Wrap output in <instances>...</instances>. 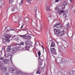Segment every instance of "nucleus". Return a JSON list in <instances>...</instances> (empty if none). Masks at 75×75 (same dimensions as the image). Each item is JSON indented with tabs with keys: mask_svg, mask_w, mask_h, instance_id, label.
Instances as JSON below:
<instances>
[{
	"mask_svg": "<svg viewBox=\"0 0 75 75\" xmlns=\"http://www.w3.org/2000/svg\"><path fill=\"white\" fill-rule=\"evenodd\" d=\"M5 37L6 39H4L2 40V42L4 44H6V42H7V41H10L11 40L10 39L11 38V36L10 35H6Z\"/></svg>",
	"mask_w": 75,
	"mask_h": 75,
	"instance_id": "1",
	"label": "nucleus"
},
{
	"mask_svg": "<svg viewBox=\"0 0 75 75\" xmlns=\"http://www.w3.org/2000/svg\"><path fill=\"white\" fill-rule=\"evenodd\" d=\"M55 27H57V28H60L61 30V31H63L64 30V27L62 26L61 23H57L54 25V28H55Z\"/></svg>",
	"mask_w": 75,
	"mask_h": 75,
	"instance_id": "2",
	"label": "nucleus"
},
{
	"mask_svg": "<svg viewBox=\"0 0 75 75\" xmlns=\"http://www.w3.org/2000/svg\"><path fill=\"white\" fill-rule=\"evenodd\" d=\"M25 44L26 45V47L27 50H29V48H30V47H33V46H32V45H31V44H30V43H29L28 41L26 42Z\"/></svg>",
	"mask_w": 75,
	"mask_h": 75,
	"instance_id": "3",
	"label": "nucleus"
},
{
	"mask_svg": "<svg viewBox=\"0 0 75 75\" xmlns=\"http://www.w3.org/2000/svg\"><path fill=\"white\" fill-rule=\"evenodd\" d=\"M66 31H67V32H66V31H65L59 32V35H60V36H63V35H64V34L65 33L67 34V35H68V30H67Z\"/></svg>",
	"mask_w": 75,
	"mask_h": 75,
	"instance_id": "4",
	"label": "nucleus"
},
{
	"mask_svg": "<svg viewBox=\"0 0 75 75\" xmlns=\"http://www.w3.org/2000/svg\"><path fill=\"white\" fill-rule=\"evenodd\" d=\"M20 9V8H17V6L15 5L14 6L13 8L11 9V10L12 11H17V10L19 11Z\"/></svg>",
	"mask_w": 75,
	"mask_h": 75,
	"instance_id": "5",
	"label": "nucleus"
},
{
	"mask_svg": "<svg viewBox=\"0 0 75 75\" xmlns=\"http://www.w3.org/2000/svg\"><path fill=\"white\" fill-rule=\"evenodd\" d=\"M38 70L36 71V74H40L41 73V71L42 70V68L41 67H38Z\"/></svg>",
	"mask_w": 75,
	"mask_h": 75,
	"instance_id": "6",
	"label": "nucleus"
},
{
	"mask_svg": "<svg viewBox=\"0 0 75 75\" xmlns=\"http://www.w3.org/2000/svg\"><path fill=\"white\" fill-rule=\"evenodd\" d=\"M50 50L53 54H54V55H57V52H56L55 49L54 48H51L50 49Z\"/></svg>",
	"mask_w": 75,
	"mask_h": 75,
	"instance_id": "7",
	"label": "nucleus"
},
{
	"mask_svg": "<svg viewBox=\"0 0 75 75\" xmlns=\"http://www.w3.org/2000/svg\"><path fill=\"white\" fill-rule=\"evenodd\" d=\"M54 31L55 34H58L59 33V31L58 29H54Z\"/></svg>",
	"mask_w": 75,
	"mask_h": 75,
	"instance_id": "8",
	"label": "nucleus"
},
{
	"mask_svg": "<svg viewBox=\"0 0 75 75\" xmlns=\"http://www.w3.org/2000/svg\"><path fill=\"white\" fill-rule=\"evenodd\" d=\"M17 52V49L14 47L12 49L11 52L13 53V54H14V53H15V52Z\"/></svg>",
	"mask_w": 75,
	"mask_h": 75,
	"instance_id": "9",
	"label": "nucleus"
},
{
	"mask_svg": "<svg viewBox=\"0 0 75 75\" xmlns=\"http://www.w3.org/2000/svg\"><path fill=\"white\" fill-rule=\"evenodd\" d=\"M36 16L37 17V18L38 19V18H41V13L39 12L38 13V14H36Z\"/></svg>",
	"mask_w": 75,
	"mask_h": 75,
	"instance_id": "10",
	"label": "nucleus"
},
{
	"mask_svg": "<svg viewBox=\"0 0 75 75\" xmlns=\"http://www.w3.org/2000/svg\"><path fill=\"white\" fill-rule=\"evenodd\" d=\"M26 35H28V34H26V35H19V36L21 37V38H23V39H26Z\"/></svg>",
	"mask_w": 75,
	"mask_h": 75,
	"instance_id": "11",
	"label": "nucleus"
},
{
	"mask_svg": "<svg viewBox=\"0 0 75 75\" xmlns=\"http://www.w3.org/2000/svg\"><path fill=\"white\" fill-rule=\"evenodd\" d=\"M22 72L19 71V70H17L16 71V73L17 75H21L22 74Z\"/></svg>",
	"mask_w": 75,
	"mask_h": 75,
	"instance_id": "12",
	"label": "nucleus"
},
{
	"mask_svg": "<svg viewBox=\"0 0 75 75\" xmlns=\"http://www.w3.org/2000/svg\"><path fill=\"white\" fill-rule=\"evenodd\" d=\"M57 61L59 64H61V63H62V62H63V60L60 59H58Z\"/></svg>",
	"mask_w": 75,
	"mask_h": 75,
	"instance_id": "13",
	"label": "nucleus"
},
{
	"mask_svg": "<svg viewBox=\"0 0 75 75\" xmlns=\"http://www.w3.org/2000/svg\"><path fill=\"white\" fill-rule=\"evenodd\" d=\"M2 71L4 72L7 70V67L6 66L4 67H3L2 68Z\"/></svg>",
	"mask_w": 75,
	"mask_h": 75,
	"instance_id": "14",
	"label": "nucleus"
},
{
	"mask_svg": "<svg viewBox=\"0 0 75 75\" xmlns=\"http://www.w3.org/2000/svg\"><path fill=\"white\" fill-rule=\"evenodd\" d=\"M10 50H11V47L10 46H8L7 48V50H6V51L7 52H10Z\"/></svg>",
	"mask_w": 75,
	"mask_h": 75,
	"instance_id": "15",
	"label": "nucleus"
},
{
	"mask_svg": "<svg viewBox=\"0 0 75 75\" xmlns=\"http://www.w3.org/2000/svg\"><path fill=\"white\" fill-rule=\"evenodd\" d=\"M26 38L27 40H30L31 38V36L29 35H26Z\"/></svg>",
	"mask_w": 75,
	"mask_h": 75,
	"instance_id": "16",
	"label": "nucleus"
},
{
	"mask_svg": "<svg viewBox=\"0 0 75 75\" xmlns=\"http://www.w3.org/2000/svg\"><path fill=\"white\" fill-rule=\"evenodd\" d=\"M38 51V54L39 56V58H40V56L41 55V51Z\"/></svg>",
	"mask_w": 75,
	"mask_h": 75,
	"instance_id": "17",
	"label": "nucleus"
},
{
	"mask_svg": "<svg viewBox=\"0 0 75 75\" xmlns=\"http://www.w3.org/2000/svg\"><path fill=\"white\" fill-rule=\"evenodd\" d=\"M55 46V43L53 42L51 43V47H54Z\"/></svg>",
	"mask_w": 75,
	"mask_h": 75,
	"instance_id": "18",
	"label": "nucleus"
},
{
	"mask_svg": "<svg viewBox=\"0 0 75 75\" xmlns=\"http://www.w3.org/2000/svg\"><path fill=\"white\" fill-rule=\"evenodd\" d=\"M29 19L30 18H25V21H26V22H28Z\"/></svg>",
	"mask_w": 75,
	"mask_h": 75,
	"instance_id": "19",
	"label": "nucleus"
},
{
	"mask_svg": "<svg viewBox=\"0 0 75 75\" xmlns=\"http://www.w3.org/2000/svg\"><path fill=\"white\" fill-rule=\"evenodd\" d=\"M46 8L47 11H50V6H47Z\"/></svg>",
	"mask_w": 75,
	"mask_h": 75,
	"instance_id": "20",
	"label": "nucleus"
},
{
	"mask_svg": "<svg viewBox=\"0 0 75 75\" xmlns=\"http://www.w3.org/2000/svg\"><path fill=\"white\" fill-rule=\"evenodd\" d=\"M39 59H41V60H42V61H43V59H44V57H43V56H42L40 57V58Z\"/></svg>",
	"mask_w": 75,
	"mask_h": 75,
	"instance_id": "21",
	"label": "nucleus"
},
{
	"mask_svg": "<svg viewBox=\"0 0 75 75\" xmlns=\"http://www.w3.org/2000/svg\"><path fill=\"white\" fill-rule=\"evenodd\" d=\"M48 20L49 21V22L51 21V17H47Z\"/></svg>",
	"mask_w": 75,
	"mask_h": 75,
	"instance_id": "22",
	"label": "nucleus"
},
{
	"mask_svg": "<svg viewBox=\"0 0 75 75\" xmlns=\"http://www.w3.org/2000/svg\"><path fill=\"white\" fill-rule=\"evenodd\" d=\"M11 71H12V72H12V73H14V68H11Z\"/></svg>",
	"mask_w": 75,
	"mask_h": 75,
	"instance_id": "23",
	"label": "nucleus"
},
{
	"mask_svg": "<svg viewBox=\"0 0 75 75\" xmlns=\"http://www.w3.org/2000/svg\"><path fill=\"white\" fill-rule=\"evenodd\" d=\"M57 45L59 47L61 46V43L60 42H58L57 43Z\"/></svg>",
	"mask_w": 75,
	"mask_h": 75,
	"instance_id": "24",
	"label": "nucleus"
},
{
	"mask_svg": "<svg viewBox=\"0 0 75 75\" xmlns=\"http://www.w3.org/2000/svg\"><path fill=\"white\" fill-rule=\"evenodd\" d=\"M14 2V0H9V3H10V4L11 3H12Z\"/></svg>",
	"mask_w": 75,
	"mask_h": 75,
	"instance_id": "25",
	"label": "nucleus"
},
{
	"mask_svg": "<svg viewBox=\"0 0 75 75\" xmlns=\"http://www.w3.org/2000/svg\"><path fill=\"white\" fill-rule=\"evenodd\" d=\"M52 17V16L50 15H47V17Z\"/></svg>",
	"mask_w": 75,
	"mask_h": 75,
	"instance_id": "26",
	"label": "nucleus"
},
{
	"mask_svg": "<svg viewBox=\"0 0 75 75\" xmlns=\"http://www.w3.org/2000/svg\"><path fill=\"white\" fill-rule=\"evenodd\" d=\"M24 42H21L20 43V44H21V45H24Z\"/></svg>",
	"mask_w": 75,
	"mask_h": 75,
	"instance_id": "27",
	"label": "nucleus"
},
{
	"mask_svg": "<svg viewBox=\"0 0 75 75\" xmlns=\"http://www.w3.org/2000/svg\"><path fill=\"white\" fill-rule=\"evenodd\" d=\"M64 15V18H67V15H66V14H64L63 15Z\"/></svg>",
	"mask_w": 75,
	"mask_h": 75,
	"instance_id": "28",
	"label": "nucleus"
},
{
	"mask_svg": "<svg viewBox=\"0 0 75 75\" xmlns=\"http://www.w3.org/2000/svg\"><path fill=\"white\" fill-rule=\"evenodd\" d=\"M23 49L24 50H28V49H27V48L26 47L23 48Z\"/></svg>",
	"mask_w": 75,
	"mask_h": 75,
	"instance_id": "29",
	"label": "nucleus"
},
{
	"mask_svg": "<svg viewBox=\"0 0 75 75\" xmlns=\"http://www.w3.org/2000/svg\"><path fill=\"white\" fill-rule=\"evenodd\" d=\"M19 4L20 6H21V5H22V4H23V2H22V1H21V2Z\"/></svg>",
	"mask_w": 75,
	"mask_h": 75,
	"instance_id": "30",
	"label": "nucleus"
},
{
	"mask_svg": "<svg viewBox=\"0 0 75 75\" xmlns=\"http://www.w3.org/2000/svg\"><path fill=\"white\" fill-rule=\"evenodd\" d=\"M27 1L28 3H30L31 2L29 0H27Z\"/></svg>",
	"mask_w": 75,
	"mask_h": 75,
	"instance_id": "31",
	"label": "nucleus"
},
{
	"mask_svg": "<svg viewBox=\"0 0 75 75\" xmlns=\"http://www.w3.org/2000/svg\"><path fill=\"white\" fill-rule=\"evenodd\" d=\"M11 30H13V31H15V30H14V29H11V30H9L8 29L7 30V31H11Z\"/></svg>",
	"mask_w": 75,
	"mask_h": 75,
	"instance_id": "32",
	"label": "nucleus"
},
{
	"mask_svg": "<svg viewBox=\"0 0 75 75\" xmlns=\"http://www.w3.org/2000/svg\"><path fill=\"white\" fill-rule=\"evenodd\" d=\"M16 35H15L13 37H12V38H14V39L16 38Z\"/></svg>",
	"mask_w": 75,
	"mask_h": 75,
	"instance_id": "33",
	"label": "nucleus"
},
{
	"mask_svg": "<svg viewBox=\"0 0 75 75\" xmlns=\"http://www.w3.org/2000/svg\"><path fill=\"white\" fill-rule=\"evenodd\" d=\"M37 8H35L34 9L35 11H37Z\"/></svg>",
	"mask_w": 75,
	"mask_h": 75,
	"instance_id": "34",
	"label": "nucleus"
},
{
	"mask_svg": "<svg viewBox=\"0 0 75 75\" xmlns=\"http://www.w3.org/2000/svg\"><path fill=\"white\" fill-rule=\"evenodd\" d=\"M63 8H65V6L64 5V4L63 5Z\"/></svg>",
	"mask_w": 75,
	"mask_h": 75,
	"instance_id": "35",
	"label": "nucleus"
},
{
	"mask_svg": "<svg viewBox=\"0 0 75 75\" xmlns=\"http://www.w3.org/2000/svg\"><path fill=\"white\" fill-rule=\"evenodd\" d=\"M73 72H74V74L75 73V69H73Z\"/></svg>",
	"mask_w": 75,
	"mask_h": 75,
	"instance_id": "36",
	"label": "nucleus"
},
{
	"mask_svg": "<svg viewBox=\"0 0 75 75\" xmlns=\"http://www.w3.org/2000/svg\"><path fill=\"white\" fill-rule=\"evenodd\" d=\"M58 75H61V72H59Z\"/></svg>",
	"mask_w": 75,
	"mask_h": 75,
	"instance_id": "37",
	"label": "nucleus"
},
{
	"mask_svg": "<svg viewBox=\"0 0 75 75\" xmlns=\"http://www.w3.org/2000/svg\"><path fill=\"white\" fill-rule=\"evenodd\" d=\"M59 0H56L55 1V2H59Z\"/></svg>",
	"mask_w": 75,
	"mask_h": 75,
	"instance_id": "38",
	"label": "nucleus"
},
{
	"mask_svg": "<svg viewBox=\"0 0 75 75\" xmlns=\"http://www.w3.org/2000/svg\"><path fill=\"white\" fill-rule=\"evenodd\" d=\"M23 26H24V24H23L22 26H21V29H22V28H23Z\"/></svg>",
	"mask_w": 75,
	"mask_h": 75,
	"instance_id": "39",
	"label": "nucleus"
},
{
	"mask_svg": "<svg viewBox=\"0 0 75 75\" xmlns=\"http://www.w3.org/2000/svg\"><path fill=\"white\" fill-rule=\"evenodd\" d=\"M7 54L8 55V56H10V53H9L8 52L7 53Z\"/></svg>",
	"mask_w": 75,
	"mask_h": 75,
	"instance_id": "40",
	"label": "nucleus"
},
{
	"mask_svg": "<svg viewBox=\"0 0 75 75\" xmlns=\"http://www.w3.org/2000/svg\"><path fill=\"white\" fill-rule=\"evenodd\" d=\"M15 37L16 38H15V40H17V36H16V37Z\"/></svg>",
	"mask_w": 75,
	"mask_h": 75,
	"instance_id": "41",
	"label": "nucleus"
},
{
	"mask_svg": "<svg viewBox=\"0 0 75 75\" xmlns=\"http://www.w3.org/2000/svg\"><path fill=\"white\" fill-rule=\"evenodd\" d=\"M72 63H73V62H72V61H71L70 62V64H72Z\"/></svg>",
	"mask_w": 75,
	"mask_h": 75,
	"instance_id": "42",
	"label": "nucleus"
},
{
	"mask_svg": "<svg viewBox=\"0 0 75 75\" xmlns=\"http://www.w3.org/2000/svg\"><path fill=\"white\" fill-rule=\"evenodd\" d=\"M69 26V24H67V27H68Z\"/></svg>",
	"mask_w": 75,
	"mask_h": 75,
	"instance_id": "43",
	"label": "nucleus"
},
{
	"mask_svg": "<svg viewBox=\"0 0 75 75\" xmlns=\"http://www.w3.org/2000/svg\"><path fill=\"white\" fill-rule=\"evenodd\" d=\"M5 74L6 75H8V73H6Z\"/></svg>",
	"mask_w": 75,
	"mask_h": 75,
	"instance_id": "44",
	"label": "nucleus"
},
{
	"mask_svg": "<svg viewBox=\"0 0 75 75\" xmlns=\"http://www.w3.org/2000/svg\"><path fill=\"white\" fill-rule=\"evenodd\" d=\"M60 12L61 13H64V11H60Z\"/></svg>",
	"mask_w": 75,
	"mask_h": 75,
	"instance_id": "45",
	"label": "nucleus"
},
{
	"mask_svg": "<svg viewBox=\"0 0 75 75\" xmlns=\"http://www.w3.org/2000/svg\"><path fill=\"white\" fill-rule=\"evenodd\" d=\"M2 54V53L1 52H0V55H1Z\"/></svg>",
	"mask_w": 75,
	"mask_h": 75,
	"instance_id": "46",
	"label": "nucleus"
},
{
	"mask_svg": "<svg viewBox=\"0 0 75 75\" xmlns=\"http://www.w3.org/2000/svg\"><path fill=\"white\" fill-rule=\"evenodd\" d=\"M59 14L61 15V12H59Z\"/></svg>",
	"mask_w": 75,
	"mask_h": 75,
	"instance_id": "47",
	"label": "nucleus"
},
{
	"mask_svg": "<svg viewBox=\"0 0 75 75\" xmlns=\"http://www.w3.org/2000/svg\"><path fill=\"white\" fill-rule=\"evenodd\" d=\"M69 75H71V74L70 73H69Z\"/></svg>",
	"mask_w": 75,
	"mask_h": 75,
	"instance_id": "48",
	"label": "nucleus"
},
{
	"mask_svg": "<svg viewBox=\"0 0 75 75\" xmlns=\"http://www.w3.org/2000/svg\"><path fill=\"white\" fill-rule=\"evenodd\" d=\"M42 48H43V50H44V47H43V46H42Z\"/></svg>",
	"mask_w": 75,
	"mask_h": 75,
	"instance_id": "49",
	"label": "nucleus"
},
{
	"mask_svg": "<svg viewBox=\"0 0 75 75\" xmlns=\"http://www.w3.org/2000/svg\"><path fill=\"white\" fill-rule=\"evenodd\" d=\"M21 1H22V2H23V0H21Z\"/></svg>",
	"mask_w": 75,
	"mask_h": 75,
	"instance_id": "50",
	"label": "nucleus"
},
{
	"mask_svg": "<svg viewBox=\"0 0 75 75\" xmlns=\"http://www.w3.org/2000/svg\"><path fill=\"white\" fill-rule=\"evenodd\" d=\"M65 5H67V3H66V4H65Z\"/></svg>",
	"mask_w": 75,
	"mask_h": 75,
	"instance_id": "51",
	"label": "nucleus"
},
{
	"mask_svg": "<svg viewBox=\"0 0 75 75\" xmlns=\"http://www.w3.org/2000/svg\"><path fill=\"white\" fill-rule=\"evenodd\" d=\"M3 0H0V1H2Z\"/></svg>",
	"mask_w": 75,
	"mask_h": 75,
	"instance_id": "52",
	"label": "nucleus"
},
{
	"mask_svg": "<svg viewBox=\"0 0 75 75\" xmlns=\"http://www.w3.org/2000/svg\"><path fill=\"white\" fill-rule=\"evenodd\" d=\"M70 1H71V2L72 1V0H70Z\"/></svg>",
	"mask_w": 75,
	"mask_h": 75,
	"instance_id": "53",
	"label": "nucleus"
},
{
	"mask_svg": "<svg viewBox=\"0 0 75 75\" xmlns=\"http://www.w3.org/2000/svg\"><path fill=\"white\" fill-rule=\"evenodd\" d=\"M74 13H75V10L74 11Z\"/></svg>",
	"mask_w": 75,
	"mask_h": 75,
	"instance_id": "54",
	"label": "nucleus"
},
{
	"mask_svg": "<svg viewBox=\"0 0 75 75\" xmlns=\"http://www.w3.org/2000/svg\"><path fill=\"white\" fill-rule=\"evenodd\" d=\"M7 27H6L5 28V29H6V28H7Z\"/></svg>",
	"mask_w": 75,
	"mask_h": 75,
	"instance_id": "55",
	"label": "nucleus"
},
{
	"mask_svg": "<svg viewBox=\"0 0 75 75\" xmlns=\"http://www.w3.org/2000/svg\"><path fill=\"white\" fill-rule=\"evenodd\" d=\"M23 30H24V31H25V30L24 29H23Z\"/></svg>",
	"mask_w": 75,
	"mask_h": 75,
	"instance_id": "56",
	"label": "nucleus"
},
{
	"mask_svg": "<svg viewBox=\"0 0 75 75\" xmlns=\"http://www.w3.org/2000/svg\"><path fill=\"white\" fill-rule=\"evenodd\" d=\"M18 24H20V22H19Z\"/></svg>",
	"mask_w": 75,
	"mask_h": 75,
	"instance_id": "57",
	"label": "nucleus"
},
{
	"mask_svg": "<svg viewBox=\"0 0 75 75\" xmlns=\"http://www.w3.org/2000/svg\"><path fill=\"white\" fill-rule=\"evenodd\" d=\"M16 19H17V18H17V17H16Z\"/></svg>",
	"mask_w": 75,
	"mask_h": 75,
	"instance_id": "58",
	"label": "nucleus"
},
{
	"mask_svg": "<svg viewBox=\"0 0 75 75\" xmlns=\"http://www.w3.org/2000/svg\"><path fill=\"white\" fill-rule=\"evenodd\" d=\"M2 5H3V4H2Z\"/></svg>",
	"mask_w": 75,
	"mask_h": 75,
	"instance_id": "59",
	"label": "nucleus"
},
{
	"mask_svg": "<svg viewBox=\"0 0 75 75\" xmlns=\"http://www.w3.org/2000/svg\"><path fill=\"white\" fill-rule=\"evenodd\" d=\"M59 11V12H60V11Z\"/></svg>",
	"mask_w": 75,
	"mask_h": 75,
	"instance_id": "60",
	"label": "nucleus"
},
{
	"mask_svg": "<svg viewBox=\"0 0 75 75\" xmlns=\"http://www.w3.org/2000/svg\"><path fill=\"white\" fill-rule=\"evenodd\" d=\"M59 11V12H60V11Z\"/></svg>",
	"mask_w": 75,
	"mask_h": 75,
	"instance_id": "61",
	"label": "nucleus"
},
{
	"mask_svg": "<svg viewBox=\"0 0 75 75\" xmlns=\"http://www.w3.org/2000/svg\"><path fill=\"white\" fill-rule=\"evenodd\" d=\"M34 24H35V23H34Z\"/></svg>",
	"mask_w": 75,
	"mask_h": 75,
	"instance_id": "62",
	"label": "nucleus"
}]
</instances>
